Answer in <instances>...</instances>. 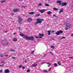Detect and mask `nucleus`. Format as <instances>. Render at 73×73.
<instances>
[{
    "label": "nucleus",
    "instance_id": "obj_1",
    "mask_svg": "<svg viewBox=\"0 0 73 73\" xmlns=\"http://www.w3.org/2000/svg\"><path fill=\"white\" fill-rule=\"evenodd\" d=\"M20 36H22L23 38L24 37L25 39H26V40H31L32 41L35 40L34 37L33 36H29L27 35H25L24 34L22 33H20Z\"/></svg>",
    "mask_w": 73,
    "mask_h": 73
},
{
    "label": "nucleus",
    "instance_id": "obj_2",
    "mask_svg": "<svg viewBox=\"0 0 73 73\" xmlns=\"http://www.w3.org/2000/svg\"><path fill=\"white\" fill-rule=\"evenodd\" d=\"M64 25L66 26L68 28H71L72 27V25L70 23H68L67 22L65 21L64 23Z\"/></svg>",
    "mask_w": 73,
    "mask_h": 73
},
{
    "label": "nucleus",
    "instance_id": "obj_3",
    "mask_svg": "<svg viewBox=\"0 0 73 73\" xmlns=\"http://www.w3.org/2000/svg\"><path fill=\"white\" fill-rule=\"evenodd\" d=\"M41 23H42V21H41V19H37V21L34 23V24L35 25H36L39 23L41 24Z\"/></svg>",
    "mask_w": 73,
    "mask_h": 73
},
{
    "label": "nucleus",
    "instance_id": "obj_4",
    "mask_svg": "<svg viewBox=\"0 0 73 73\" xmlns=\"http://www.w3.org/2000/svg\"><path fill=\"white\" fill-rule=\"evenodd\" d=\"M63 33V31L61 30H59V31H58L56 33V35L57 36H58V35H60V34H62Z\"/></svg>",
    "mask_w": 73,
    "mask_h": 73
},
{
    "label": "nucleus",
    "instance_id": "obj_5",
    "mask_svg": "<svg viewBox=\"0 0 73 73\" xmlns=\"http://www.w3.org/2000/svg\"><path fill=\"white\" fill-rule=\"evenodd\" d=\"M23 20V19L21 17H19L18 18V21L19 23H20Z\"/></svg>",
    "mask_w": 73,
    "mask_h": 73
},
{
    "label": "nucleus",
    "instance_id": "obj_6",
    "mask_svg": "<svg viewBox=\"0 0 73 73\" xmlns=\"http://www.w3.org/2000/svg\"><path fill=\"white\" fill-rule=\"evenodd\" d=\"M39 35L40 36L39 37V38H42V37L44 36V34H39Z\"/></svg>",
    "mask_w": 73,
    "mask_h": 73
},
{
    "label": "nucleus",
    "instance_id": "obj_7",
    "mask_svg": "<svg viewBox=\"0 0 73 73\" xmlns=\"http://www.w3.org/2000/svg\"><path fill=\"white\" fill-rule=\"evenodd\" d=\"M66 4V3L65 2H63L62 4L61 3L62 6H65Z\"/></svg>",
    "mask_w": 73,
    "mask_h": 73
},
{
    "label": "nucleus",
    "instance_id": "obj_8",
    "mask_svg": "<svg viewBox=\"0 0 73 73\" xmlns=\"http://www.w3.org/2000/svg\"><path fill=\"white\" fill-rule=\"evenodd\" d=\"M39 12H40L41 13H43V12H44V11H45V9H42V10H39Z\"/></svg>",
    "mask_w": 73,
    "mask_h": 73
},
{
    "label": "nucleus",
    "instance_id": "obj_9",
    "mask_svg": "<svg viewBox=\"0 0 73 73\" xmlns=\"http://www.w3.org/2000/svg\"><path fill=\"white\" fill-rule=\"evenodd\" d=\"M19 9H14L13 10V12H16L19 11Z\"/></svg>",
    "mask_w": 73,
    "mask_h": 73
},
{
    "label": "nucleus",
    "instance_id": "obj_10",
    "mask_svg": "<svg viewBox=\"0 0 73 73\" xmlns=\"http://www.w3.org/2000/svg\"><path fill=\"white\" fill-rule=\"evenodd\" d=\"M37 64H33L32 66H31V67H33V68L34 67V66H35V67H36V66H37Z\"/></svg>",
    "mask_w": 73,
    "mask_h": 73
},
{
    "label": "nucleus",
    "instance_id": "obj_11",
    "mask_svg": "<svg viewBox=\"0 0 73 73\" xmlns=\"http://www.w3.org/2000/svg\"><path fill=\"white\" fill-rule=\"evenodd\" d=\"M5 73H9V71L8 69H6L5 70Z\"/></svg>",
    "mask_w": 73,
    "mask_h": 73
},
{
    "label": "nucleus",
    "instance_id": "obj_12",
    "mask_svg": "<svg viewBox=\"0 0 73 73\" xmlns=\"http://www.w3.org/2000/svg\"><path fill=\"white\" fill-rule=\"evenodd\" d=\"M56 3L57 4H61V1H57Z\"/></svg>",
    "mask_w": 73,
    "mask_h": 73
},
{
    "label": "nucleus",
    "instance_id": "obj_13",
    "mask_svg": "<svg viewBox=\"0 0 73 73\" xmlns=\"http://www.w3.org/2000/svg\"><path fill=\"white\" fill-rule=\"evenodd\" d=\"M61 12H63V9H60V11L59 12V13H61Z\"/></svg>",
    "mask_w": 73,
    "mask_h": 73
},
{
    "label": "nucleus",
    "instance_id": "obj_14",
    "mask_svg": "<svg viewBox=\"0 0 73 73\" xmlns=\"http://www.w3.org/2000/svg\"><path fill=\"white\" fill-rule=\"evenodd\" d=\"M28 21H29V22H31V21H32V19L31 18H29L27 19Z\"/></svg>",
    "mask_w": 73,
    "mask_h": 73
},
{
    "label": "nucleus",
    "instance_id": "obj_15",
    "mask_svg": "<svg viewBox=\"0 0 73 73\" xmlns=\"http://www.w3.org/2000/svg\"><path fill=\"white\" fill-rule=\"evenodd\" d=\"M5 1H5V0H3L2 1H1L0 2L1 3H5Z\"/></svg>",
    "mask_w": 73,
    "mask_h": 73
},
{
    "label": "nucleus",
    "instance_id": "obj_16",
    "mask_svg": "<svg viewBox=\"0 0 73 73\" xmlns=\"http://www.w3.org/2000/svg\"><path fill=\"white\" fill-rule=\"evenodd\" d=\"M50 32H51V31H48V35H50Z\"/></svg>",
    "mask_w": 73,
    "mask_h": 73
},
{
    "label": "nucleus",
    "instance_id": "obj_17",
    "mask_svg": "<svg viewBox=\"0 0 73 73\" xmlns=\"http://www.w3.org/2000/svg\"><path fill=\"white\" fill-rule=\"evenodd\" d=\"M34 13H35L33 12L29 13V15H33Z\"/></svg>",
    "mask_w": 73,
    "mask_h": 73
},
{
    "label": "nucleus",
    "instance_id": "obj_18",
    "mask_svg": "<svg viewBox=\"0 0 73 73\" xmlns=\"http://www.w3.org/2000/svg\"><path fill=\"white\" fill-rule=\"evenodd\" d=\"M54 10V11H58V9H57L56 8H54L53 9Z\"/></svg>",
    "mask_w": 73,
    "mask_h": 73
},
{
    "label": "nucleus",
    "instance_id": "obj_19",
    "mask_svg": "<svg viewBox=\"0 0 73 73\" xmlns=\"http://www.w3.org/2000/svg\"><path fill=\"white\" fill-rule=\"evenodd\" d=\"M13 41H14V42H16L17 41V39L16 38H14L13 39Z\"/></svg>",
    "mask_w": 73,
    "mask_h": 73
},
{
    "label": "nucleus",
    "instance_id": "obj_20",
    "mask_svg": "<svg viewBox=\"0 0 73 73\" xmlns=\"http://www.w3.org/2000/svg\"><path fill=\"white\" fill-rule=\"evenodd\" d=\"M40 14H36L35 15V17H38V16H40Z\"/></svg>",
    "mask_w": 73,
    "mask_h": 73
},
{
    "label": "nucleus",
    "instance_id": "obj_21",
    "mask_svg": "<svg viewBox=\"0 0 73 73\" xmlns=\"http://www.w3.org/2000/svg\"><path fill=\"white\" fill-rule=\"evenodd\" d=\"M44 5H45V6L47 7H49V5L48 4H47L46 3H44Z\"/></svg>",
    "mask_w": 73,
    "mask_h": 73
},
{
    "label": "nucleus",
    "instance_id": "obj_22",
    "mask_svg": "<svg viewBox=\"0 0 73 73\" xmlns=\"http://www.w3.org/2000/svg\"><path fill=\"white\" fill-rule=\"evenodd\" d=\"M48 15H50V14L52 13V12H50V11H49L47 12Z\"/></svg>",
    "mask_w": 73,
    "mask_h": 73
},
{
    "label": "nucleus",
    "instance_id": "obj_23",
    "mask_svg": "<svg viewBox=\"0 0 73 73\" xmlns=\"http://www.w3.org/2000/svg\"><path fill=\"white\" fill-rule=\"evenodd\" d=\"M43 71L44 72V73H48V71L46 70H43Z\"/></svg>",
    "mask_w": 73,
    "mask_h": 73
},
{
    "label": "nucleus",
    "instance_id": "obj_24",
    "mask_svg": "<svg viewBox=\"0 0 73 73\" xmlns=\"http://www.w3.org/2000/svg\"><path fill=\"white\" fill-rule=\"evenodd\" d=\"M58 64V65H61V63H60V62L59 61L58 62H57Z\"/></svg>",
    "mask_w": 73,
    "mask_h": 73
},
{
    "label": "nucleus",
    "instance_id": "obj_25",
    "mask_svg": "<svg viewBox=\"0 0 73 73\" xmlns=\"http://www.w3.org/2000/svg\"><path fill=\"white\" fill-rule=\"evenodd\" d=\"M51 48H52V49H54V46H52Z\"/></svg>",
    "mask_w": 73,
    "mask_h": 73
},
{
    "label": "nucleus",
    "instance_id": "obj_26",
    "mask_svg": "<svg viewBox=\"0 0 73 73\" xmlns=\"http://www.w3.org/2000/svg\"><path fill=\"white\" fill-rule=\"evenodd\" d=\"M0 57H3V55L2 54H0Z\"/></svg>",
    "mask_w": 73,
    "mask_h": 73
},
{
    "label": "nucleus",
    "instance_id": "obj_27",
    "mask_svg": "<svg viewBox=\"0 0 73 73\" xmlns=\"http://www.w3.org/2000/svg\"><path fill=\"white\" fill-rule=\"evenodd\" d=\"M54 65L55 66H57V63H54Z\"/></svg>",
    "mask_w": 73,
    "mask_h": 73
},
{
    "label": "nucleus",
    "instance_id": "obj_28",
    "mask_svg": "<svg viewBox=\"0 0 73 73\" xmlns=\"http://www.w3.org/2000/svg\"><path fill=\"white\" fill-rule=\"evenodd\" d=\"M11 52H15V50H13V49H11Z\"/></svg>",
    "mask_w": 73,
    "mask_h": 73
},
{
    "label": "nucleus",
    "instance_id": "obj_29",
    "mask_svg": "<svg viewBox=\"0 0 73 73\" xmlns=\"http://www.w3.org/2000/svg\"><path fill=\"white\" fill-rule=\"evenodd\" d=\"M41 5V3H40L38 4V7H40Z\"/></svg>",
    "mask_w": 73,
    "mask_h": 73
},
{
    "label": "nucleus",
    "instance_id": "obj_30",
    "mask_svg": "<svg viewBox=\"0 0 73 73\" xmlns=\"http://www.w3.org/2000/svg\"><path fill=\"white\" fill-rule=\"evenodd\" d=\"M22 66H23V65H20V66H19V67L20 68H21V67H22Z\"/></svg>",
    "mask_w": 73,
    "mask_h": 73
},
{
    "label": "nucleus",
    "instance_id": "obj_31",
    "mask_svg": "<svg viewBox=\"0 0 73 73\" xmlns=\"http://www.w3.org/2000/svg\"><path fill=\"white\" fill-rule=\"evenodd\" d=\"M68 30V27H66V28H65V30H66L67 31V30Z\"/></svg>",
    "mask_w": 73,
    "mask_h": 73
},
{
    "label": "nucleus",
    "instance_id": "obj_32",
    "mask_svg": "<svg viewBox=\"0 0 73 73\" xmlns=\"http://www.w3.org/2000/svg\"><path fill=\"white\" fill-rule=\"evenodd\" d=\"M30 70H27V73H29V72H30Z\"/></svg>",
    "mask_w": 73,
    "mask_h": 73
},
{
    "label": "nucleus",
    "instance_id": "obj_33",
    "mask_svg": "<svg viewBox=\"0 0 73 73\" xmlns=\"http://www.w3.org/2000/svg\"><path fill=\"white\" fill-rule=\"evenodd\" d=\"M14 15V14L13 13H12V14L11 15V16H13Z\"/></svg>",
    "mask_w": 73,
    "mask_h": 73
},
{
    "label": "nucleus",
    "instance_id": "obj_34",
    "mask_svg": "<svg viewBox=\"0 0 73 73\" xmlns=\"http://www.w3.org/2000/svg\"><path fill=\"white\" fill-rule=\"evenodd\" d=\"M3 66H4V64H3L0 65V66L1 67Z\"/></svg>",
    "mask_w": 73,
    "mask_h": 73
},
{
    "label": "nucleus",
    "instance_id": "obj_35",
    "mask_svg": "<svg viewBox=\"0 0 73 73\" xmlns=\"http://www.w3.org/2000/svg\"><path fill=\"white\" fill-rule=\"evenodd\" d=\"M12 58H13V59H15V58H16L15 57H14V56H13V57H12Z\"/></svg>",
    "mask_w": 73,
    "mask_h": 73
},
{
    "label": "nucleus",
    "instance_id": "obj_36",
    "mask_svg": "<svg viewBox=\"0 0 73 73\" xmlns=\"http://www.w3.org/2000/svg\"><path fill=\"white\" fill-rule=\"evenodd\" d=\"M34 52H35V51L33 50V51H32V52L31 53L32 54Z\"/></svg>",
    "mask_w": 73,
    "mask_h": 73
},
{
    "label": "nucleus",
    "instance_id": "obj_37",
    "mask_svg": "<svg viewBox=\"0 0 73 73\" xmlns=\"http://www.w3.org/2000/svg\"><path fill=\"white\" fill-rule=\"evenodd\" d=\"M25 67L24 66H23L22 67V69H25Z\"/></svg>",
    "mask_w": 73,
    "mask_h": 73
},
{
    "label": "nucleus",
    "instance_id": "obj_38",
    "mask_svg": "<svg viewBox=\"0 0 73 73\" xmlns=\"http://www.w3.org/2000/svg\"><path fill=\"white\" fill-rule=\"evenodd\" d=\"M0 73H2V72H3V70H0Z\"/></svg>",
    "mask_w": 73,
    "mask_h": 73
},
{
    "label": "nucleus",
    "instance_id": "obj_39",
    "mask_svg": "<svg viewBox=\"0 0 73 73\" xmlns=\"http://www.w3.org/2000/svg\"><path fill=\"white\" fill-rule=\"evenodd\" d=\"M41 21H44V20L43 19H41Z\"/></svg>",
    "mask_w": 73,
    "mask_h": 73
},
{
    "label": "nucleus",
    "instance_id": "obj_40",
    "mask_svg": "<svg viewBox=\"0 0 73 73\" xmlns=\"http://www.w3.org/2000/svg\"><path fill=\"white\" fill-rule=\"evenodd\" d=\"M53 16H54V17H56V15H53Z\"/></svg>",
    "mask_w": 73,
    "mask_h": 73
},
{
    "label": "nucleus",
    "instance_id": "obj_41",
    "mask_svg": "<svg viewBox=\"0 0 73 73\" xmlns=\"http://www.w3.org/2000/svg\"><path fill=\"white\" fill-rule=\"evenodd\" d=\"M5 57H8V54L5 55Z\"/></svg>",
    "mask_w": 73,
    "mask_h": 73
},
{
    "label": "nucleus",
    "instance_id": "obj_42",
    "mask_svg": "<svg viewBox=\"0 0 73 73\" xmlns=\"http://www.w3.org/2000/svg\"><path fill=\"white\" fill-rule=\"evenodd\" d=\"M62 38H64V39H65V37H64V36H63L62 37Z\"/></svg>",
    "mask_w": 73,
    "mask_h": 73
},
{
    "label": "nucleus",
    "instance_id": "obj_43",
    "mask_svg": "<svg viewBox=\"0 0 73 73\" xmlns=\"http://www.w3.org/2000/svg\"><path fill=\"white\" fill-rule=\"evenodd\" d=\"M22 8H25V6H23V5L22 6Z\"/></svg>",
    "mask_w": 73,
    "mask_h": 73
},
{
    "label": "nucleus",
    "instance_id": "obj_44",
    "mask_svg": "<svg viewBox=\"0 0 73 73\" xmlns=\"http://www.w3.org/2000/svg\"><path fill=\"white\" fill-rule=\"evenodd\" d=\"M36 38H39V37L37 36L36 37Z\"/></svg>",
    "mask_w": 73,
    "mask_h": 73
},
{
    "label": "nucleus",
    "instance_id": "obj_45",
    "mask_svg": "<svg viewBox=\"0 0 73 73\" xmlns=\"http://www.w3.org/2000/svg\"><path fill=\"white\" fill-rule=\"evenodd\" d=\"M52 32V33H53V32H54V31H51Z\"/></svg>",
    "mask_w": 73,
    "mask_h": 73
},
{
    "label": "nucleus",
    "instance_id": "obj_46",
    "mask_svg": "<svg viewBox=\"0 0 73 73\" xmlns=\"http://www.w3.org/2000/svg\"><path fill=\"white\" fill-rule=\"evenodd\" d=\"M73 58V57H70L68 58Z\"/></svg>",
    "mask_w": 73,
    "mask_h": 73
},
{
    "label": "nucleus",
    "instance_id": "obj_47",
    "mask_svg": "<svg viewBox=\"0 0 73 73\" xmlns=\"http://www.w3.org/2000/svg\"><path fill=\"white\" fill-rule=\"evenodd\" d=\"M47 64L48 65H50V63H48Z\"/></svg>",
    "mask_w": 73,
    "mask_h": 73
},
{
    "label": "nucleus",
    "instance_id": "obj_48",
    "mask_svg": "<svg viewBox=\"0 0 73 73\" xmlns=\"http://www.w3.org/2000/svg\"><path fill=\"white\" fill-rule=\"evenodd\" d=\"M51 70V68H49V70Z\"/></svg>",
    "mask_w": 73,
    "mask_h": 73
},
{
    "label": "nucleus",
    "instance_id": "obj_49",
    "mask_svg": "<svg viewBox=\"0 0 73 73\" xmlns=\"http://www.w3.org/2000/svg\"><path fill=\"white\" fill-rule=\"evenodd\" d=\"M14 35H16V33H14Z\"/></svg>",
    "mask_w": 73,
    "mask_h": 73
},
{
    "label": "nucleus",
    "instance_id": "obj_50",
    "mask_svg": "<svg viewBox=\"0 0 73 73\" xmlns=\"http://www.w3.org/2000/svg\"><path fill=\"white\" fill-rule=\"evenodd\" d=\"M50 53H51V54H53L51 52H50Z\"/></svg>",
    "mask_w": 73,
    "mask_h": 73
},
{
    "label": "nucleus",
    "instance_id": "obj_51",
    "mask_svg": "<svg viewBox=\"0 0 73 73\" xmlns=\"http://www.w3.org/2000/svg\"><path fill=\"white\" fill-rule=\"evenodd\" d=\"M71 36H73V33L71 35Z\"/></svg>",
    "mask_w": 73,
    "mask_h": 73
},
{
    "label": "nucleus",
    "instance_id": "obj_52",
    "mask_svg": "<svg viewBox=\"0 0 73 73\" xmlns=\"http://www.w3.org/2000/svg\"><path fill=\"white\" fill-rule=\"evenodd\" d=\"M19 1H23V0H19Z\"/></svg>",
    "mask_w": 73,
    "mask_h": 73
},
{
    "label": "nucleus",
    "instance_id": "obj_53",
    "mask_svg": "<svg viewBox=\"0 0 73 73\" xmlns=\"http://www.w3.org/2000/svg\"><path fill=\"white\" fill-rule=\"evenodd\" d=\"M5 33H7V31H6L5 32Z\"/></svg>",
    "mask_w": 73,
    "mask_h": 73
},
{
    "label": "nucleus",
    "instance_id": "obj_54",
    "mask_svg": "<svg viewBox=\"0 0 73 73\" xmlns=\"http://www.w3.org/2000/svg\"><path fill=\"white\" fill-rule=\"evenodd\" d=\"M25 62H27V61H25Z\"/></svg>",
    "mask_w": 73,
    "mask_h": 73
},
{
    "label": "nucleus",
    "instance_id": "obj_55",
    "mask_svg": "<svg viewBox=\"0 0 73 73\" xmlns=\"http://www.w3.org/2000/svg\"><path fill=\"white\" fill-rule=\"evenodd\" d=\"M3 62H1V63L2 64V63H3Z\"/></svg>",
    "mask_w": 73,
    "mask_h": 73
},
{
    "label": "nucleus",
    "instance_id": "obj_56",
    "mask_svg": "<svg viewBox=\"0 0 73 73\" xmlns=\"http://www.w3.org/2000/svg\"><path fill=\"white\" fill-rule=\"evenodd\" d=\"M43 63H44V62H42V64H43Z\"/></svg>",
    "mask_w": 73,
    "mask_h": 73
}]
</instances>
